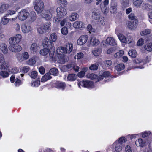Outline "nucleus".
<instances>
[{"label":"nucleus","instance_id":"obj_1","mask_svg":"<svg viewBox=\"0 0 152 152\" xmlns=\"http://www.w3.org/2000/svg\"><path fill=\"white\" fill-rule=\"evenodd\" d=\"M55 12V10L54 9H50L49 10H45L42 12L41 16L46 20H49L51 18L53 14Z\"/></svg>","mask_w":152,"mask_h":152},{"label":"nucleus","instance_id":"obj_2","mask_svg":"<svg viewBox=\"0 0 152 152\" xmlns=\"http://www.w3.org/2000/svg\"><path fill=\"white\" fill-rule=\"evenodd\" d=\"M50 24L49 23L39 26L37 29V32L40 34H42L50 29Z\"/></svg>","mask_w":152,"mask_h":152},{"label":"nucleus","instance_id":"obj_3","mask_svg":"<svg viewBox=\"0 0 152 152\" xmlns=\"http://www.w3.org/2000/svg\"><path fill=\"white\" fill-rule=\"evenodd\" d=\"M34 6L35 10L38 13L41 12L44 8L43 3L41 0L36 1Z\"/></svg>","mask_w":152,"mask_h":152},{"label":"nucleus","instance_id":"obj_4","mask_svg":"<svg viewBox=\"0 0 152 152\" xmlns=\"http://www.w3.org/2000/svg\"><path fill=\"white\" fill-rule=\"evenodd\" d=\"M9 66V63L7 62H5L2 54L0 53V70H7Z\"/></svg>","mask_w":152,"mask_h":152},{"label":"nucleus","instance_id":"obj_5","mask_svg":"<svg viewBox=\"0 0 152 152\" xmlns=\"http://www.w3.org/2000/svg\"><path fill=\"white\" fill-rule=\"evenodd\" d=\"M29 14V13L26 10L22 9L18 14V18L20 20L23 21L27 18Z\"/></svg>","mask_w":152,"mask_h":152},{"label":"nucleus","instance_id":"obj_6","mask_svg":"<svg viewBox=\"0 0 152 152\" xmlns=\"http://www.w3.org/2000/svg\"><path fill=\"white\" fill-rule=\"evenodd\" d=\"M93 83L92 81L86 80H83L80 81L78 83L79 87L80 88V86L85 88L91 87L93 85Z\"/></svg>","mask_w":152,"mask_h":152},{"label":"nucleus","instance_id":"obj_7","mask_svg":"<svg viewBox=\"0 0 152 152\" xmlns=\"http://www.w3.org/2000/svg\"><path fill=\"white\" fill-rule=\"evenodd\" d=\"M10 50L13 52H17L20 51L22 50V48L18 44L10 45L9 47Z\"/></svg>","mask_w":152,"mask_h":152},{"label":"nucleus","instance_id":"obj_8","mask_svg":"<svg viewBox=\"0 0 152 152\" xmlns=\"http://www.w3.org/2000/svg\"><path fill=\"white\" fill-rule=\"evenodd\" d=\"M138 23V20L129 21L127 23V26L131 30H134L137 28Z\"/></svg>","mask_w":152,"mask_h":152},{"label":"nucleus","instance_id":"obj_9","mask_svg":"<svg viewBox=\"0 0 152 152\" xmlns=\"http://www.w3.org/2000/svg\"><path fill=\"white\" fill-rule=\"evenodd\" d=\"M112 146L113 150L116 152H119L121 151L123 148L122 145L116 141L112 144Z\"/></svg>","mask_w":152,"mask_h":152},{"label":"nucleus","instance_id":"obj_10","mask_svg":"<svg viewBox=\"0 0 152 152\" xmlns=\"http://www.w3.org/2000/svg\"><path fill=\"white\" fill-rule=\"evenodd\" d=\"M73 44L71 42H68L66 44L64 47L65 53L69 54L72 50L73 48Z\"/></svg>","mask_w":152,"mask_h":152},{"label":"nucleus","instance_id":"obj_11","mask_svg":"<svg viewBox=\"0 0 152 152\" xmlns=\"http://www.w3.org/2000/svg\"><path fill=\"white\" fill-rule=\"evenodd\" d=\"M50 41H49V39L47 38H45L44 39V41L43 42V44L45 46H46L48 48L50 49H52L53 50L54 49V44L53 43L51 42Z\"/></svg>","mask_w":152,"mask_h":152},{"label":"nucleus","instance_id":"obj_12","mask_svg":"<svg viewBox=\"0 0 152 152\" xmlns=\"http://www.w3.org/2000/svg\"><path fill=\"white\" fill-rule=\"evenodd\" d=\"M88 38L87 35H82L77 40V42L80 45L85 44L87 41Z\"/></svg>","mask_w":152,"mask_h":152},{"label":"nucleus","instance_id":"obj_13","mask_svg":"<svg viewBox=\"0 0 152 152\" xmlns=\"http://www.w3.org/2000/svg\"><path fill=\"white\" fill-rule=\"evenodd\" d=\"M56 12L58 16L61 17L65 15L66 14V9L62 7H58L56 9Z\"/></svg>","mask_w":152,"mask_h":152},{"label":"nucleus","instance_id":"obj_14","mask_svg":"<svg viewBox=\"0 0 152 152\" xmlns=\"http://www.w3.org/2000/svg\"><path fill=\"white\" fill-rule=\"evenodd\" d=\"M21 29L23 32L25 33L30 32L32 29L30 26L26 24L22 25L21 26Z\"/></svg>","mask_w":152,"mask_h":152},{"label":"nucleus","instance_id":"obj_15","mask_svg":"<svg viewBox=\"0 0 152 152\" xmlns=\"http://www.w3.org/2000/svg\"><path fill=\"white\" fill-rule=\"evenodd\" d=\"M38 46L36 43H33L31 45L30 50L31 52L33 53H35L38 49Z\"/></svg>","mask_w":152,"mask_h":152},{"label":"nucleus","instance_id":"obj_16","mask_svg":"<svg viewBox=\"0 0 152 152\" xmlns=\"http://www.w3.org/2000/svg\"><path fill=\"white\" fill-rule=\"evenodd\" d=\"M66 85L64 83L61 82H57L55 83V87L64 90L65 87Z\"/></svg>","mask_w":152,"mask_h":152},{"label":"nucleus","instance_id":"obj_17","mask_svg":"<svg viewBox=\"0 0 152 152\" xmlns=\"http://www.w3.org/2000/svg\"><path fill=\"white\" fill-rule=\"evenodd\" d=\"M59 61L61 64H64L68 61V58L67 56H66L64 54L58 56Z\"/></svg>","mask_w":152,"mask_h":152},{"label":"nucleus","instance_id":"obj_18","mask_svg":"<svg viewBox=\"0 0 152 152\" xmlns=\"http://www.w3.org/2000/svg\"><path fill=\"white\" fill-rule=\"evenodd\" d=\"M0 49L4 54L7 53L8 51L7 45L4 43H2L0 44Z\"/></svg>","mask_w":152,"mask_h":152},{"label":"nucleus","instance_id":"obj_19","mask_svg":"<svg viewBox=\"0 0 152 152\" xmlns=\"http://www.w3.org/2000/svg\"><path fill=\"white\" fill-rule=\"evenodd\" d=\"M73 26L75 28H83L84 25L82 22L77 21L74 23Z\"/></svg>","mask_w":152,"mask_h":152},{"label":"nucleus","instance_id":"obj_20","mask_svg":"<svg viewBox=\"0 0 152 152\" xmlns=\"http://www.w3.org/2000/svg\"><path fill=\"white\" fill-rule=\"evenodd\" d=\"M106 41L108 44L112 45H116L117 43L115 39L112 37H109L107 38Z\"/></svg>","mask_w":152,"mask_h":152},{"label":"nucleus","instance_id":"obj_21","mask_svg":"<svg viewBox=\"0 0 152 152\" xmlns=\"http://www.w3.org/2000/svg\"><path fill=\"white\" fill-rule=\"evenodd\" d=\"M56 53L57 56L64 54L65 53V49L64 47H60L58 48L56 50Z\"/></svg>","mask_w":152,"mask_h":152},{"label":"nucleus","instance_id":"obj_22","mask_svg":"<svg viewBox=\"0 0 152 152\" xmlns=\"http://www.w3.org/2000/svg\"><path fill=\"white\" fill-rule=\"evenodd\" d=\"M135 144L137 146L143 147L145 145V142L142 139L140 138L136 140Z\"/></svg>","mask_w":152,"mask_h":152},{"label":"nucleus","instance_id":"obj_23","mask_svg":"<svg viewBox=\"0 0 152 152\" xmlns=\"http://www.w3.org/2000/svg\"><path fill=\"white\" fill-rule=\"evenodd\" d=\"M99 41L95 37H92L90 40V43L92 45H97L99 43Z\"/></svg>","mask_w":152,"mask_h":152},{"label":"nucleus","instance_id":"obj_24","mask_svg":"<svg viewBox=\"0 0 152 152\" xmlns=\"http://www.w3.org/2000/svg\"><path fill=\"white\" fill-rule=\"evenodd\" d=\"M110 75V73L109 71H105L103 72L102 75H100L98 78V80H101L103 79V77H107Z\"/></svg>","mask_w":152,"mask_h":152},{"label":"nucleus","instance_id":"obj_25","mask_svg":"<svg viewBox=\"0 0 152 152\" xmlns=\"http://www.w3.org/2000/svg\"><path fill=\"white\" fill-rule=\"evenodd\" d=\"M9 7V5L8 4H4L1 5L0 7V14H2L6 11Z\"/></svg>","mask_w":152,"mask_h":152},{"label":"nucleus","instance_id":"obj_26","mask_svg":"<svg viewBox=\"0 0 152 152\" xmlns=\"http://www.w3.org/2000/svg\"><path fill=\"white\" fill-rule=\"evenodd\" d=\"M77 77V75L76 74H70L68 75L67 78L68 80L74 81L76 79Z\"/></svg>","mask_w":152,"mask_h":152},{"label":"nucleus","instance_id":"obj_27","mask_svg":"<svg viewBox=\"0 0 152 152\" xmlns=\"http://www.w3.org/2000/svg\"><path fill=\"white\" fill-rule=\"evenodd\" d=\"M49 72L46 73L42 77L41 79V82H45L51 78V77L50 75Z\"/></svg>","mask_w":152,"mask_h":152},{"label":"nucleus","instance_id":"obj_28","mask_svg":"<svg viewBox=\"0 0 152 152\" xmlns=\"http://www.w3.org/2000/svg\"><path fill=\"white\" fill-rule=\"evenodd\" d=\"M49 72L50 75L57 76L58 74V70L56 68H52L49 71Z\"/></svg>","mask_w":152,"mask_h":152},{"label":"nucleus","instance_id":"obj_29","mask_svg":"<svg viewBox=\"0 0 152 152\" xmlns=\"http://www.w3.org/2000/svg\"><path fill=\"white\" fill-rule=\"evenodd\" d=\"M50 48H44L41 50L39 52L40 54L42 56H45L49 53Z\"/></svg>","mask_w":152,"mask_h":152},{"label":"nucleus","instance_id":"obj_30","mask_svg":"<svg viewBox=\"0 0 152 152\" xmlns=\"http://www.w3.org/2000/svg\"><path fill=\"white\" fill-rule=\"evenodd\" d=\"M121 1L123 8L129 6V0H121Z\"/></svg>","mask_w":152,"mask_h":152},{"label":"nucleus","instance_id":"obj_31","mask_svg":"<svg viewBox=\"0 0 152 152\" xmlns=\"http://www.w3.org/2000/svg\"><path fill=\"white\" fill-rule=\"evenodd\" d=\"M118 37L120 40L122 42L127 43V41L126 38L122 34H120L118 36Z\"/></svg>","mask_w":152,"mask_h":152},{"label":"nucleus","instance_id":"obj_32","mask_svg":"<svg viewBox=\"0 0 152 152\" xmlns=\"http://www.w3.org/2000/svg\"><path fill=\"white\" fill-rule=\"evenodd\" d=\"M143 2V0H133L134 5L137 7H140Z\"/></svg>","mask_w":152,"mask_h":152},{"label":"nucleus","instance_id":"obj_33","mask_svg":"<svg viewBox=\"0 0 152 152\" xmlns=\"http://www.w3.org/2000/svg\"><path fill=\"white\" fill-rule=\"evenodd\" d=\"M57 39V37L56 34L53 33L51 34L50 37V41L55 42Z\"/></svg>","mask_w":152,"mask_h":152},{"label":"nucleus","instance_id":"obj_34","mask_svg":"<svg viewBox=\"0 0 152 152\" xmlns=\"http://www.w3.org/2000/svg\"><path fill=\"white\" fill-rule=\"evenodd\" d=\"M129 19L131 21L138 20L137 17L135 15L134 13H132L128 16Z\"/></svg>","mask_w":152,"mask_h":152},{"label":"nucleus","instance_id":"obj_35","mask_svg":"<svg viewBox=\"0 0 152 152\" xmlns=\"http://www.w3.org/2000/svg\"><path fill=\"white\" fill-rule=\"evenodd\" d=\"M78 17V14L76 13H72L69 18V20L71 21H74Z\"/></svg>","mask_w":152,"mask_h":152},{"label":"nucleus","instance_id":"obj_36","mask_svg":"<svg viewBox=\"0 0 152 152\" xmlns=\"http://www.w3.org/2000/svg\"><path fill=\"white\" fill-rule=\"evenodd\" d=\"M125 67V65L123 64H120L115 66V69L118 71H121Z\"/></svg>","mask_w":152,"mask_h":152},{"label":"nucleus","instance_id":"obj_37","mask_svg":"<svg viewBox=\"0 0 152 152\" xmlns=\"http://www.w3.org/2000/svg\"><path fill=\"white\" fill-rule=\"evenodd\" d=\"M144 48L147 50L149 51H152V43L147 44L144 46Z\"/></svg>","mask_w":152,"mask_h":152},{"label":"nucleus","instance_id":"obj_38","mask_svg":"<svg viewBox=\"0 0 152 152\" xmlns=\"http://www.w3.org/2000/svg\"><path fill=\"white\" fill-rule=\"evenodd\" d=\"M9 43L11 45L18 44V42L16 41L15 38L13 37H10L9 40Z\"/></svg>","mask_w":152,"mask_h":152},{"label":"nucleus","instance_id":"obj_39","mask_svg":"<svg viewBox=\"0 0 152 152\" xmlns=\"http://www.w3.org/2000/svg\"><path fill=\"white\" fill-rule=\"evenodd\" d=\"M87 77L88 78L91 79H98V76L96 74L94 73H89L87 75Z\"/></svg>","mask_w":152,"mask_h":152},{"label":"nucleus","instance_id":"obj_40","mask_svg":"<svg viewBox=\"0 0 152 152\" xmlns=\"http://www.w3.org/2000/svg\"><path fill=\"white\" fill-rule=\"evenodd\" d=\"M10 20V19L6 17V16H4L1 19V23L3 25H7L9 22Z\"/></svg>","mask_w":152,"mask_h":152},{"label":"nucleus","instance_id":"obj_41","mask_svg":"<svg viewBox=\"0 0 152 152\" xmlns=\"http://www.w3.org/2000/svg\"><path fill=\"white\" fill-rule=\"evenodd\" d=\"M9 75V73L7 71H0V78L1 77L3 78L6 77H8Z\"/></svg>","mask_w":152,"mask_h":152},{"label":"nucleus","instance_id":"obj_42","mask_svg":"<svg viewBox=\"0 0 152 152\" xmlns=\"http://www.w3.org/2000/svg\"><path fill=\"white\" fill-rule=\"evenodd\" d=\"M102 50L100 48H97L95 49L92 52L93 54L95 56H99L101 53Z\"/></svg>","mask_w":152,"mask_h":152},{"label":"nucleus","instance_id":"obj_43","mask_svg":"<svg viewBox=\"0 0 152 152\" xmlns=\"http://www.w3.org/2000/svg\"><path fill=\"white\" fill-rule=\"evenodd\" d=\"M128 54L130 56L133 58L136 57L137 56L136 51L134 50L129 51L128 52Z\"/></svg>","mask_w":152,"mask_h":152},{"label":"nucleus","instance_id":"obj_44","mask_svg":"<svg viewBox=\"0 0 152 152\" xmlns=\"http://www.w3.org/2000/svg\"><path fill=\"white\" fill-rule=\"evenodd\" d=\"M36 63L35 60L34 58H31L28 60L27 61V63L28 64L32 66L34 65Z\"/></svg>","mask_w":152,"mask_h":152},{"label":"nucleus","instance_id":"obj_45","mask_svg":"<svg viewBox=\"0 0 152 152\" xmlns=\"http://www.w3.org/2000/svg\"><path fill=\"white\" fill-rule=\"evenodd\" d=\"M127 140L124 137H122L119 139L118 142L123 146V144L125 143Z\"/></svg>","mask_w":152,"mask_h":152},{"label":"nucleus","instance_id":"obj_46","mask_svg":"<svg viewBox=\"0 0 152 152\" xmlns=\"http://www.w3.org/2000/svg\"><path fill=\"white\" fill-rule=\"evenodd\" d=\"M98 24L99 25H103L105 23V20L104 18V17L102 16H101L98 19Z\"/></svg>","mask_w":152,"mask_h":152},{"label":"nucleus","instance_id":"obj_47","mask_svg":"<svg viewBox=\"0 0 152 152\" xmlns=\"http://www.w3.org/2000/svg\"><path fill=\"white\" fill-rule=\"evenodd\" d=\"M124 53L123 51L122 50H120L119 52L116 53L115 54L114 56L116 58H118L122 56Z\"/></svg>","mask_w":152,"mask_h":152},{"label":"nucleus","instance_id":"obj_48","mask_svg":"<svg viewBox=\"0 0 152 152\" xmlns=\"http://www.w3.org/2000/svg\"><path fill=\"white\" fill-rule=\"evenodd\" d=\"M21 56L23 59L26 60L29 58V55L28 52H24L22 53Z\"/></svg>","mask_w":152,"mask_h":152},{"label":"nucleus","instance_id":"obj_49","mask_svg":"<svg viewBox=\"0 0 152 152\" xmlns=\"http://www.w3.org/2000/svg\"><path fill=\"white\" fill-rule=\"evenodd\" d=\"M29 75L31 78L35 79L37 75V72L35 71H32L29 74Z\"/></svg>","mask_w":152,"mask_h":152},{"label":"nucleus","instance_id":"obj_50","mask_svg":"<svg viewBox=\"0 0 152 152\" xmlns=\"http://www.w3.org/2000/svg\"><path fill=\"white\" fill-rule=\"evenodd\" d=\"M98 69V65L95 64H91L89 67L90 69L91 70H96Z\"/></svg>","mask_w":152,"mask_h":152},{"label":"nucleus","instance_id":"obj_51","mask_svg":"<svg viewBox=\"0 0 152 152\" xmlns=\"http://www.w3.org/2000/svg\"><path fill=\"white\" fill-rule=\"evenodd\" d=\"M117 11L116 6L115 5L111 6L110 8V11L112 13H115Z\"/></svg>","mask_w":152,"mask_h":152},{"label":"nucleus","instance_id":"obj_52","mask_svg":"<svg viewBox=\"0 0 152 152\" xmlns=\"http://www.w3.org/2000/svg\"><path fill=\"white\" fill-rule=\"evenodd\" d=\"M16 40L17 42L19 43L21 41L22 37L21 35L20 34H16L15 37H14Z\"/></svg>","mask_w":152,"mask_h":152},{"label":"nucleus","instance_id":"obj_53","mask_svg":"<svg viewBox=\"0 0 152 152\" xmlns=\"http://www.w3.org/2000/svg\"><path fill=\"white\" fill-rule=\"evenodd\" d=\"M61 33L65 35L67 34L68 32V28H67L65 27L62 28L61 29Z\"/></svg>","mask_w":152,"mask_h":152},{"label":"nucleus","instance_id":"obj_54","mask_svg":"<svg viewBox=\"0 0 152 152\" xmlns=\"http://www.w3.org/2000/svg\"><path fill=\"white\" fill-rule=\"evenodd\" d=\"M86 70V69H84L83 71H81L79 72L78 74V76L80 77H83L85 74V72Z\"/></svg>","mask_w":152,"mask_h":152},{"label":"nucleus","instance_id":"obj_55","mask_svg":"<svg viewBox=\"0 0 152 152\" xmlns=\"http://www.w3.org/2000/svg\"><path fill=\"white\" fill-rule=\"evenodd\" d=\"M31 13V15L30 16V18L32 21H34L36 18V14L35 12H32Z\"/></svg>","mask_w":152,"mask_h":152},{"label":"nucleus","instance_id":"obj_56","mask_svg":"<svg viewBox=\"0 0 152 152\" xmlns=\"http://www.w3.org/2000/svg\"><path fill=\"white\" fill-rule=\"evenodd\" d=\"M61 20V16H58L57 18H55L53 19L54 21L56 23L60 22Z\"/></svg>","mask_w":152,"mask_h":152},{"label":"nucleus","instance_id":"obj_57","mask_svg":"<svg viewBox=\"0 0 152 152\" xmlns=\"http://www.w3.org/2000/svg\"><path fill=\"white\" fill-rule=\"evenodd\" d=\"M92 15H100V11L97 9H94Z\"/></svg>","mask_w":152,"mask_h":152},{"label":"nucleus","instance_id":"obj_58","mask_svg":"<svg viewBox=\"0 0 152 152\" xmlns=\"http://www.w3.org/2000/svg\"><path fill=\"white\" fill-rule=\"evenodd\" d=\"M30 68L28 66H25L23 67L22 69L23 72L26 73L29 70Z\"/></svg>","mask_w":152,"mask_h":152},{"label":"nucleus","instance_id":"obj_59","mask_svg":"<svg viewBox=\"0 0 152 152\" xmlns=\"http://www.w3.org/2000/svg\"><path fill=\"white\" fill-rule=\"evenodd\" d=\"M112 64V62L110 60H107L105 61V65L106 66L108 67L110 66Z\"/></svg>","mask_w":152,"mask_h":152},{"label":"nucleus","instance_id":"obj_60","mask_svg":"<svg viewBox=\"0 0 152 152\" xmlns=\"http://www.w3.org/2000/svg\"><path fill=\"white\" fill-rule=\"evenodd\" d=\"M14 28L16 31H19L20 30V27L19 24L17 23L14 26Z\"/></svg>","mask_w":152,"mask_h":152},{"label":"nucleus","instance_id":"obj_61","mask_svg":"<svg viewBox=\"0 0 152 152\" xmlns=\"http://www.w3.org/2000/svg\"><path fill=\"white\" fill-rule=\"evenodd\" d=\"M87 29L88 31H91V32H94L95 29L92 28L91 25H88L87 27Z\"/></svg>","mask_w":152,"mask_h":152},{"label":"nucleus","instance_id":"obj_62","mask_svg":"<svg viewBox=\"0 0 152 152\" xmlns=\"http://www.w3.org/2000/svg\"><path fill=\"white\" fill-rule=\"evenodd\" d=\"M150 134V132H145L142 134V137L145 138L148 136Z\"/></svg>","mask_w":152,"mask_h":152},{"label":"nucleus","instance_id":"obj_63","mask_svg":"<svg viewBox=\"0 0 152 152\" xmlns=\"http://www.w3.org/2000/svg\"><path fill=\"white\" fill-rule=\"evenodd\" d=\"M151 30L148 29H147L142 32V33L144 35H146L149 34L151 32Z\"/></svg>","mask_w":152,"mask_h":152},{"label":"nucleus","instance_id":"obj_64","mask_svg":"<svg viewBox=\"0 0 152 152\" xmlns=\"http://www.w3.org/2000/svg\"><path fill=\"white\" fill-rule=\"evenodd\" d=\"M143 44V40L142 39H140L137 42L138 46H141Z\"/></svg>","mask_w":152,"mask_h":152}]
</instances>
